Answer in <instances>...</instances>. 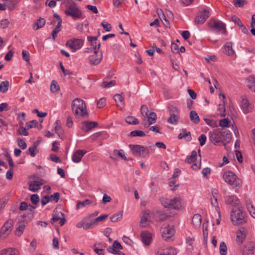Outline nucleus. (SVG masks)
<instances>
[{
    "label": "nucleus",
    "instance_id": "nucleus-50",
    "mask_svg": "<svg viewBox=\"0 0 255 255\" xmlns=\"http://www.w3.org/2000/svg\"><path fill=\"white\" fill-rule=\"evenodd\" d=\"M38 122L36 120H32L26 123V126L28 129L36 127L38 126Z\"/></svg>",
    "mask_w": 255,
    "mask_h": 255
},
{
    "label": "nucleus",
    "instance_id": "nucleus-41",
    "mask_svg": "<svg viewBox=\"0 0 255 255\" xmlns=\"http://www.w3.org/2000/svg\"><path fill=\"white\" fill-rule=\"evenodd\" d=\"M60 90L59 86L57 82L53 80L50 85V91L52 93H55Z\"/></svg>",
    "mask_w": 255,
    "mask_h": 255
},
{
    "label": "nucleus",
    "instance_id": "nucleus-4",
    "mask_svg": "<svg viewBox=\"0 0 255 255\" xmlns=\"http://www.w3.org/2000/svg\"><path fill=\"white\" fill-rule=\"evenodd\" d=\"M231 219L234 225H241L246 223L241 209L238 207H234L231 213Z\"/></svg>",
    "mask_w": 255,
    "mask_h": 255
},
{
    "label": "nucleus",
    "instance_id": "nucleus-16",
    "mask_svg": "<svg viewBox=\"0 0 255 255\" xmlns=\"http://www.w3.org/2000/svg\"><path fill=\"white\" fill-rule=\"evenodd\" d=\"M175 249L170 248H161L156 253V255H176Z\"/></svg>",
    "mask_w": 255,
    "mask_h": 255
},
{
    "label": "nucleus",
    "instance_id": "nucleus-9",
    "mask_svg": "<svg viewBox=\"0 0 255 255\" xmlns=\"http://www.w3.org/2000/svg\"><path fill=\"white\" fill-rule=\"evenodd\" d=\"M162 236L165 241H169L174 235L175 231L173 226L169 225H165L161 228Z\"/></svg>",
    "mask_w": 255,
    "mask_h": 255
},
{
    "label": "nucleus",
    "instance_id": "nucleus-7",
    "mask_svg": "<svg viewBox=\"0 0 255 255\" xmlns=\"http://www.w3.org/2000/svg\"><path fill=\"white\" fill-rule=\"evenodd\" d=\"M129 146L135 156L145 157L149 154L148 149L142 145L130 144Z\"/></svg>",
    "mask_w": 255,
    "mask_h": 255
},
{
    "label": "nucleus",
    "instance_id": "nucleus-36",
    "mask_svg": "<svg viewBox=\"0 0 255 255\" xmlns=\"http://www.w3.org/2000/svg\"><path fill=\"white\" fill-rule=\"evenodd\" d=\"M123 217V212H119L112 215L110 217V220L113 222H115L118 221H120Z\"/></svg>",
    "mask_w": 255,
    "mask_h": 255
},
{
    "label": "nucleus",
    "instance_id": "nucleus-14",
    "mask_svg": "<svg viewBox=\"0 0 255 255\" xmlns=\"http://www.w3.org/2000/svg\"><path fill=\"white\" fill-rule=\"evenodd\" d=\"M103 58L102 53H98V51L94 52L89 56V63L91 65H96L99 64Z\"/></svg>",
    "mask_w": 255,
    "mask_h": 255
},
{
    "label": "nucleus",
    "instance_id": "nucleus-46",
    "mask_svg": "<svg viewBox=\"0 0 255 255\" xmlns=\"http://www.w3.org/2000/svg\"><path fill=\"white\" fill-rule=\"evenodd\" d=\"M36 150L37 148L34 146L32 145V146H30L28 148L26 154H30L31 157H34L36 155V153H37Z\"/></svg>",
    "mask_w": 255,
    "mask_h": 255
},
{
    "label": "nucleus",
    "instance_id": "nucleus-54",
    "mask_svg": "<svg viewBox=\"0 0 255 255\" xmlns=\"http://www.w3.org/2000/svg\"><path fill=\"white\" fill-rule=\"evenodd\" d=\"M140 112L142 115L146 117L147 116L148 113V109L146 106L142 105L140 108Z\"/></svg>",
    "mask_w": 255,
    "mask_h": 255
},
{
    "label": "nucleus",
    "instance_id": "nucleus-33",
    "mask_svg": "<svg viewBox=\"0 0 255 255\" xmlns=\"http://www.w3.org/2000/svg\"><path fill=\"white\" fill-rule=\"evenodd\" d=\"M146 117L148 119V121L149 122V125L154 124L156 122V120L157 119L156 115L154 112H151L149 114L147 115V116Z\"/></svg>",
    "mask_w": 255,
    "mask_h": 255
},
{
    "label": "nucleus",
    "instance_id": "nucleus-42",
    "mask_svg": "<svg viewBox=\"0 0 255 255\" xmlns=\"http://www.w3.org/2000/svg\"><path fill=\"white\" fill-rule=\"evenodd\" d=\"M247 206L251 215L255 218V208L250 201L247 202Z\"/></svg>",
    "mask_w": 255,
    "mask_h": 255
},
{
    "label": "nucleus",
    "instance_id": "nucleus-49",
    "mask_svg": "<svg viewBox=\"0 0 255 255\" xmlns=\"http://www.w3.org/2000/svg\"><path fill=\"white\" fill-rule=\"evenodd\" d=\"M108 217V215L104 214L99 216L98 217L95 219L93 220V223H94L95 225L98 224V222L104 221Z\"/></svg>",
    "mask_w": 255,
    "mask_h": 255
},
{
    "label": "nucleus",
    "instance_id": "nucleus-3",
    "mask_svg": "<svg viewBox=\"0 0 255 255\" xmlns=\"http://www.w3.org/2000/svg\"><path fill=\"white\" fill-rule=\"evenodd\" d=\"M62 3L65 4L64 13L66 15L71 16L74 19L82 17V12L72 0H67Z\"/></svg>",
    "mask_w": 255,
    "mask_h": 255
},
{
    "label": "nucleus",
    "instance_id": "nucleus-64",
    "mask_svg": "<svg viewBox=\"0 0 255 255\" xmlns=\"http://www.w3.org/2000/svg\"><path fill=\"white\" fill-rule=\"evenodd\" d=\"M231 20L238 26L242 23L240 19L236 15H233L231 17Z\"/></svg>",
    "mask_w": 255,
    "mask_h": 255
},
{
    "label": "nucleus",
    "instance_id": "nucleus-60",
    "mask_svg": "<svg viewBox=\"0 0 255 255\" xmlns=\"http://www.w3.org/2000/svg\"><path fill=\"white\" fill-rule=\"evenodd\" d=\"M168 109L169 110L170 114L173 113L174 114H179V112L177 108L175 107H174L172 105L169 106L168 107Z\"/></svg>",
    "mask_w": 255,
    "mask_h": 255
},
{
    "label": "nucleus",
    "instance_id": "nucleus-56",
    "mask_svg": "<svg viewBox=\"0 0 255 255\" xmlns=\"http://www.w3.org/2000/svg\"><path fill=\"white\" fill-rule=\"evenodd\" d=\"M59 198L60 194L58 192H56L49 197V200L51 199V200L54 201L55 202L57 203L59 200Z\"/></svg>",
    "mask_w": 255,
    "mask_h": 255
},
{
    "label": "nucleus",
    "instance_id": "nucleus-61",
    "mask_svg": "<svg viewBox=\"0 0 255 255\" xmlns=\"http://www.w3.org/2000/svg\"><path fill=\"white\" fill-rule=\"evenodd\" d=\"M206 136L204 134H202L198 138L201 146H203L206 143Z\"/></svg>",
    "mask_w": 255,
    "mask_h": 255
},
{
    "label": "nucleus",
    "instance_id": "nucleus-40",
    "mask_svg": "<svg viewBox=\"0 0 255 255\" xmlns=\"http://www.w3.org/2000/svg\"><path fill=\"white\" fill-rule=\"evenodd\" d=\"M63 216L64 214L61 212H60L57 214L53 213L52 218L51 219V223L52 224H54L55 222L59 221L60 219L61 218V217Z\"/></svg>",
    "mask_w": 255,
    "mask_h": 255
},
{
    "label": "nucleus",
    "instance_id": "nucleus-45",
    "mask_svg": "<svg viewBox=\"0 0 255 255\" xmlns=\"http://www.w3.org/2000/svg\"><path fill=\"white\" fill-rule=\"evenodd\" d=\"M116 84V82L115 80H112L110 82L103 81L102 83L101 86L105 88H108L111 87Z\"/></svg>",
    "mask_w": 255,
    "mask_h": 255
},
{
    "label": "nucleus",
    "instance_id": "nucleus-30",
    "mask_svg": "<svg viewBox=\"0 0 255 255\" xmlns=\"http://www.w3.org/2000/svg\"><path fill=\"white\" fill-rule=\"evenodd\" d=\"M92 202L89 199H86L83 201H78L76 205V209L82 208L87 205L92 204Z\"/></svg>",
    "mask_w": 255,
    "mask_h": 255
},
{
    "label": "nucleus",
    "instance_id": "nucleus-25",
    "mask_svg": "<svg viewBox=\"0 0 255 255\" xmlns=\"http://www.w3.org/2000/svg\"><path fill=\"white\" fill-rule=\"evenodd\" d=\"M248 87L253 92H255V77L250 76L247 81Z\"/></svg>",
    "mask_w": 255,
    "mask_h": 255
},
{
    "label": "nucleus",
    "instance_id": "nucleus-1",
    "mask_svg": "<svg viewBox=\"0 0 255 255\" xmlns=\"http://www.w3.org/2000/svg\"><path fill=\"white\" fill-rule=\"evenodd\" d=\"M72 111L76 117L86 119L89 116L85 102L81 99H74L71 104Z\"/></svg>",
    "mask_w": 255,
    "mask_h": 255
},
{
    "label": "nucleus",
    "instance_id": "nucleus-59",
    "mask_svg": "<svg viewBox=\"0 0 255 255\" xmlns=\"http://www.w3.org/2000/svg\"><path fill=\"white\" fill-rule=\"evenodd\" d=\"M229 121L228 119H224L220 121V126L222 128H225L228 127Z\"/></svg>",
    "mask_w": 255,
    "mask_h": 255
},
{
    "label": "nucleus",
    "instance_id": "nucleus-34",
    "mask_svg": "<svg viewBox=\"0 0 255 255\" xmlns=\"http://www.w3.org/2000/svg\"><path fill=\"white\" fill-rule=\"evenodd\" d=\"M197 158V152L195 150L192 151L191 155L188 156L186 159V161L188 163L194 162Z\"/></svg>",
    "mask_w": 255,
    "mask_h": 255
},
{
    "label": "nucleus",
    "instance_id": "nucleus-32",
    "mask_svg": "<svg viewBox=\"0 0 255 255\" xmlns=\"http://www.w3.org/2000/svg\"><path fill=\"white\" fill-rule=\"evenodd\" d=\"M54 125H55L54 128H55V132L57 133V134H58L59 137H60L61 134L62 133V132H63L62 128H61V126L60 121L59 120H57L55 122Z\"/></svg>",
    "mask_w": 255,
    "mask_h": 255
},
{
    "label": "nucleus",
    "instance_id": "nucleus-17",
    "mask_svg": "<svg viewBox=\"0 0 255 255\" xmlns=\"http://www.w3.org/2000/svg\"><path fill=\"white\" fill-rule=\"evenodd\" d=\"M87 153L86 150L78 149L73 154L72 160L74 162L79 163L81 161L83 156Z\"/></svg>",
    "mask_w": 255,
    "mask_h": 255
},
{
    "label": "nucleus",
    "instance_id": "nucleus-13",
    "mask_svg": "<svg viewBox=\"0 0 255 255\" xmlns=\"http://www.w3.org/2000/svg\"><path fill=\"white\" fill-rule=\"evenodd\" d=\"M209 11L207 9H204L203 11H199L196 16L195 17V22L197 24H203L206 20L209 17Z\"/></svg>",
    "mask_w": 255,
    "mask_h": 255
},
{
    "label": "nucleus",
    "instance_id": "nucleus-29",
    "mask_svg": "<svg viewBox=\"0 0 255 255\" xmlns=\"http://www.w3.org/2000/svg\"><path fill=\"white\" fill-rule=\"evenodd\" d=\"M190 118L191 120L195 124H197L200 122L199 117L195 111H191L190 113Z\"/></svg>",
    "mask_w": 255,
    "mask_h": 255
},
{
    "label": "nucleus",
    "instance_id": "nucleus-62",
    "mask_svg": "<svg viewBox=\"0 0 255 255\" xmlns=\"http://www.w3.org/2000/svg\"><path fill=\"white\" fill-rule=\"evenodd\" d=\"M106 105V99L104 98H101L97 103L98 108H102Z\"/></svg>",
    "mask_w": 255,
    "mask_h": 255
},
{
    "label": "nucleus",
    "instance_id": "nucleus-20",
    "mask_svg": "<svg viewBox=\"0 0 255 255\" xmlns=\"http://www.w3.org/2000/svg\"><path fill=\"white\" fill-rule=\"evenodd\" d=\"M140 237L142 242L145 245H149L151 241V234L147 231L142 232L140 234Z\"/></svg>",
    "mask_w": 255,
    "mask_h": 255
},
{
    "label": "nucleus",
    "instance_id": "nucleus-23",
    "mask_svg": "<svg viewBox=\"0 0 255 255\" xmlns=\"http://www.w3.org/2000/svg\"><path fill=\"white\" fill-rule=\"evenodd\" d=\"M202 222V217L200 214H196L192 218V223L195 228L200 227Z\"/></svg>",
    "mask_w": 255,
    "mask_h": 255
},
{
    "label": "nucleus",
    "instance_id": "nucleus-43",
    "mask_svg": "<svg viewBox=\"0 0 255 255\" xmlns=\"http://www.w3.org/2000/svg\"><path fill=\"white\" fill-rule=\"evenodd\" d=\"M40 188V187L38 186V184L36 182L35 180L33 181L32 183H30L29 185V190L36 192L39 190Z\"/></svg>",
    "mask_w": 255,
    "mask_h": 255
},
{
    "label": "nucleus",
    "instance_id": "nucleus-39",
    "mask_svg": "<svg viewBox=\"0 0 255 255\" xmlns=\"http://www.w3.org/2000/svg\"><path fill=\"white\" fill-rule=\"evenodd\" d=\"M84 124L87 130H90L98 125L96 122H85Z\"/></svg>",
    "mask_w": 255,
    "mask_h": 255
},
{
    "label": "nucleus",
    "instance_id": "nucleus-51",
    "mask_svg": "<svg viewBox=\"0 0 255 255\" xmlns=\"http://www.w3.org/2000/svg\"><path fill=\"white\" fill-rule=\"evenodd\" d=\"M218 111L219 112V114L221 117L225 116V106L223 104H219V107L218 108Z\"/></svg>",
    "mask_w": 255,
    "mask_h": 255
},
{
    "label": "nucleus",
    "instance_id": "nucleus-55",
    "mask_svg": "<svg viewBox=\"0 0 255 255\" xmlns=\"http://www.w3.org/2000/svg\"><path fill=\"white\" fill-rule=\"evenodd\" d=\"M17 132L20 135H23L25 136H27L28 135V132L27 131L26 128L23 127H20L17 130Z\"/></svg>",
    "mask_w": 255,
    "mask_h": 255
},
{
    "label": "nucleus",
    "instance_id": "nucleus-22",
    "mask_svg": "<svg viewBox=\"0 0 255 255\" xmlns=\"http://www.w3.org/2000/svg\"><path fill=\"white\" fill-rule=\"evenodd\" d=\"M114 100L117 103V106L122 109L124 106V98L121 94H117L114 96Z\"/></svg>",
    "mask_w": 255,
    "mask_h": 255
},
{
    "label": "nucleus",
    "instance_id": "nucleus-12",
    "mask_svg": "<svg viewBox=\"0 0 255 255\" xmlns=\"http://www.w3.org/2000/svg\"><path fill=\"white\" fill-rule=\"evenodd\" d=\"M123 247L121 244L117 241H115L112 246H110L107 248L109 253L118 255H126L125 254L122 253L120 250H122Z\"/></svg>",
    "mask_w": 255,
    "mask_h": 255
},
{
    "label": "nucleus",
    "instance_id": "nucleus-26",
    "mask_svg": "<svg viewBox=\"0 0 255 255\" xmlns=\"http://www.w3.org/2000/svg\"><path fill=\"white\" fill-rule=\"evenodd\" d=\"M45 20L44 18H39L35 22L33 25V29L35 30L38 29L42 27L45 24Z\"/></svg>",
    "mask_w": 255,
    "mask_h": 255
},
{
    "label": "nucleus",
    "instance_id": "nucleus-18",
    "mask_svg": "<svg viewBox=\"0 0 255 255\" xmlns=\"http://www.w3.org/2000/svg\"><path fill=\"white\" fill-rule=\"evenodd\" d=\"M246 236V229L245 228H240L237 232V242L240 244L243 243Z\"/></svg>",
    "mask_w": 255,
    "mask_h": 255
},
{
    "label": "nucleus",
    "instance_id": "nucleus-5",
    "mask_svg": "<svg viewBox=\"0 0 255 255\" xmlns=\"http://www.w3.org/2000/svg\"><path fill=\"white\" fill-rule=\"evenodd\" d=\"M211 30L220 34H225L227 32L226 24L216 18H211L208 23Z\"/></svg>",
    "mask_w": 255,
    "mask_h": 255
},
{
    "label": "nucleus",
    "instance_id": "nucleus-24",
    "mask_svg": "<svg viewBox=\"0 0 255 255\" xmlns=\"http://www.w3.org/2000/svg\"><path fill=\"white\" fill-rule=\"evenodd\" d=\"M224 53L229 56H232L235 54V51L232 48V43L227 42L224 46Z\"/></svg>",
    "mask_w": 255,
    "mask_h": 255
},
{
    "label": "nucleus",
    "instance_id": "nucleus-6",
    "mask_svg": "<svg viewBox=\"0 0 255 255\" xmlns=\"http://www.w3.org/2000/svg\"><path fill=\"white\" fill-rule=\"evenodd\" d=\"M223 179L233 188L240 187L242 184V180L234 172L230 171L224 173Z\"/></svg>",
    "mask_w": 255,
    "mask_h": 255
},
{
    "label": "nucleus",
    "instance_id": "nucleus-58",
    "mask_svg": "<svg viewBox=\"0 0 255 255\" xmlns=\"http://www.w3.org/2000/svg\"><path fill=\"white\" fill-rule=\"evenodd\" d=\"M30 200L33 204H37L39 201V197L37 194H33L30 197Z\"/></svg>",
    "mask_w": 255,
    "mask_h": 255
},
{
    "label": "nucleus",
    "instance_id": "nucleus-47",
    "mask_svg": "<svg viewBox=\"0 0 255 255\" xmlns=\"http://www.w3.org/2000/svg\"><path fill=\"white\" fill-rule=\"evenodd\" d=\"M160 202L165 208H169L170 203L171 202L170 199L165 197H162L160 198Z\"/></svg>",
    "mask_w": 255,
    "mask_h": 255
},
{
    "label": "nucleus",
    "instance_id": "nucleus-57",
    "mask_svg": "<svg viewBox=\"0 0 255 255\" xmlns=\"http://www.w3.org/2000/svg\"><path fill=\"white\" fill-rule=\"evenodd\" d=\"M9 21L7 19H3L0 22V27L1 28H5L8 27Z\"/></svg>",
    "mask_w": 255,
    "mask_h": 255
},
{
    "label": "nucleus",
    "instance_id": "nucleus-15",
    "mask_svg": "<svg viewBox=\"0 0 255 255\" xmlns=\"http://www.w3.org/2000/svg\"><path fill=\"white\" fill-rule=\"evenodd\" d=\"M255 254V243L253 241L247 242L244 246L242 255H254Z\"/></svg>",
    "mask_w": 255,
    "mask_h": 255
},
{
    "label": "nucleus",
    "instance_id": "nucleus-38",
    "mask_svg": "<svg viewBox=\"0 0 255 255\" xmlns=\"http://www.w3.org/2000/svg\"><path fill=\"white\" fill-rule=\"evenodd\" d=\"M25 225L24 223H20L15 231V234L17 236H20L25 229Z\"/></svg>",
    "mask_w": 255,
    "mask_h": 255
},
{
    "label": "nucleus",
    "instance_id": "nucleus-63",
    "mask_svg": "<svg viewBox=\"0 0 255 255\" xmlns=\"http://www.w3.org/2000/svg\"><path fill=\"white\" fill-rule=\"evenodd\" d=\"M101 25L107 31H110L112 29L111 25L107 22H102Z\"/></svg>",
    "mask_w": 255,
    "mask_h": 255
},
{
    "label": "nucleus",
    "instance_id": "nucleus-44",
    "mask_svg": "<svg viewBox=\"0 0 255 255\" xmlns=\"http://www.w3.org/2000/svg\"><path fill=\"white\" fill-rule=\"evenodd\" d=\"M220 253L221 255H226L227 254V247L224 242H222L220 245Z\"/></svg>",
    "mask_w": 255,
    "mask_h": 255
},
{
    "label": "nucleus",
    "instance_id": "nucleus-2",
    "mask_svg": "<svg viewBox=\"0 0 255 255\" xmlns=\"http://www.w3.org/2000/svg\"><path fill=\"white\" fill-rule=\"evenodd\" d=\"M209 139L210 141L214 145H221L223 144L226 146V143H229L232 139L231 132L216 130L209 133Z\"/></svg>",
    "mask_w": 255,
    "mask_h": 255
},
{
    "label": "nucleus",
    "instance_id": "nucleus-52",
    "mask_svg": "<svg viewBox=\"0 0 255 255\" xmlns=\"http://www.w3.org/2000/svg\"><path fill=\"white\" fill-rule=\"evenodd\" d=\"M114 153L115 155L120 156L121 158H122L123 159H124L126 161L128 160L127 158L123 153V151L122 150H118V149H115L114 150Z\"/></svg>",
    "mask_w": 255,
    "mask_h": 255
},
{
    "label": "nucleus",
    "instance_id": "nucleus-28",
    "mask_svg": "<svg viewBox=\"0 0 255 255\" xmlns=\"http://www.w3.org/2000/svg\"><path fill=\"white\" fill-rule=\"evenodd\" d=\"M179 119V114H174L173 113L170 114V117L168 119L167 122L170 124H176Z\"/></svg>",
    "mask_w": 255,
    "mask_h": 255
},
{
    "label": "nucleus",
    "instance_id": "nucleus-19",
    "mask_svg": "<svg viewBox=\"0 0 255 255\" xmlns=\"http://www.w3.org/2000/svg\"><path fill=\"white\" fill-rule=\"evenodd\" d=\"M170 201L169 209L178 210L182 207L180 198L175 197L173 199H170Z\"/></svg>",
    "mask_w": 255,
    "mask_h": 255
},
{
    "label": "nucleus",
    "instance_id": "nucleus-11",
    "mask_svg": "<svg viewBox=\"0 0 255 255\" xmlns=\"http://www.w3.org/2000/svg\"><path fill=\"white\" fill-rule=\"evenodd\" d=\"M241 98L242 102L241 107L243 112L245 114L251 112L254 108V105L249 101L246 95H243Z\"/></svg>",
    "mask_w": 255,
    "mask_h": 255
},
{
    "label": "nucleus",
    "instance_id": "nucleus-35",
    "mask_svg": "<svg viewBox=\"0 0 255 255\" xmlns=\"http://www.w3.org/2000/svg\"><path fill=\"white\" fill-rule=\"evenodd\" d=\"M9 82L8 81H2L0 84V91L4 93L6 92L8 89Z\"/></svg>",
    "mask_w": 255,
    "mask_h": 255
},
{
    "label": "nucleus",
    "instance_id": "nucleus-8",
    "mask_svg": "<svg viewBox=\"0 0 255 255\" xmlns=\"http://www.w3.org/2000/svg\"><path fill=\"white\" fill-rule=\"evenodd\" d=\"M84 44V40L82 39L73 38L68 40L66 43V46L69 47L73 52L80 49Z\"/></svg>",
    "mask_w": 255,
    "mask_h": 255
},
{
    "label": "nucleus",
    "instance_id": "nucleus-37",
    "mask_svg": "<svg viewBox=\"0 0 255 255\" xmlns=\"http://www.w3.org/2000/svg\"><path fill=\"white\" fill-rule=\"evenodd\" d=\"M149 212L148 211H145L143 212V215L142 216L141 221L140 222V226L142 227H146V223L148 221V216Z\"/></svg>",
    "mask_w": 255,
    "mask_h": 255
},
{
    "label": "nucleus",
    "instance_id": "nucleus-48",
    "mask_svg": "<svg viewBox=\"0 0 255 255\" xmlns=\"http://www.w3.org/2000/svg\"><path fill=\"white\" fill-rule=\"evenodd\" d=\"M130 136H144L145 135L144 132L141 130H133L130 133Z\"/></svg>",
    "mask_w": 255,
    "mask_h": 255
},
{
    "label": "nucleus",
    "instance_id": "nucleus-27",
    "mask_svg": "<svg viewBox=\"0 0 255 255\" xmlns=\"http://www.w3.org/2000/svg\"><path fill=\"white\" fill-rule=\"evenodd\" d=\"M1 255H18V251L14 248H8L2 250Z\"/></svg>",
    "mask_w": 255,
    "mask_h": 255
},
{
    "label": "nucleus",
    "instance_id": "nucleus-31",
    "mask_svg": "<svg viewBox=\"0 0 255 255\" xmlns=\"http://www.w3.org/2000/svg\"><path fill=\"white\" fill-rule=\"evenodd\" d=\"M125 121L130 125H137L139 123V121L135 117L133 116H128L125 118Z\"/></svg>",
    "mask_w": 255,
    "mask_h": 255
},
{
    "label": "nucleus",
    "instance_id": "nucleus-21",
    "mask_svg": "<svg viewBox=\"0 0 255 255\" xmlns=\"http://www.w3.org/2000/svg\"><path fill=\"white\" fill-rule=\"evenodd\" d=\"M97 36H88L87 39L91 43V45L94 50L97 51L100 47L101 44L100 42L97 41Z\"/></svg>",
    "mask_w": 255,
    "mask_h": 255
},
{
    "label": "nucleus",
    "instance_id": "nucleus-53",
    "mask_svg": "<svg viewBox=\"0 0 255 255\" xmlns=\"http://www.w3.org/2000/svg\"><path fill=\"white\" fill-rule=\"evenodd\" d=\"M18 145L22 149L26 148L27 145L26 142L21 138H18L17 139Z\"/></svg>",
    "mask_w": 255,
    "mask_h": 255
},
{
    "label": "nucleus",
    "instance_id": "nucleus-10",
    "mask_svg": "<svg viewBox=\"0 0 255 255\" xmlns=\"http://www.w3.org/2000/svg\"><path fill=\"white\" fill-rule=\"evenodd\" d=\"M13 224V221L11 219L8 220L3 225L0 232V238L4 239L10 233Z\"/></svg>",
    "mask_w": 255,
    "mask_h": 255
}]
</instances>
